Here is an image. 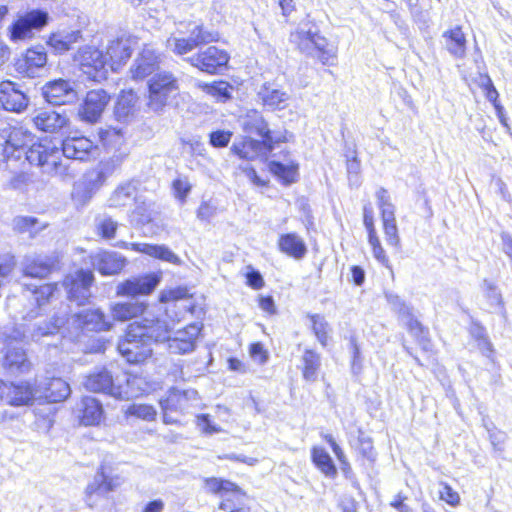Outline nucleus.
Listing matches in <instances>:
<instances>
[{
	"label": "nucleus",
	"instance_id": "f257e3e1",
	"mask_svg": "<svg viewBox=\"0 0 512 512\" xmlns=\"http://www.w3.org/2000/svg\"><path fill=\"white\" fill-rule=\"evenodd\" d=\"M168 338V323L160 318L144 317L129 324L126 334L119 341L118 350L129 363H141L152 354L153 342Z\"/></svg>",
	"mask_w": 512,
	"mask_h": 512
},
{
	"label": "nucleus",
	"instance_id": "f03ea898",
	"mask_svg": "<svg viewBox=\"0 0 512 512\" xmlns=\"http://www.w3.org/2000/svg\"><path fill=\"white\" fill-rule=\"evenodd\" d=\"M289 40L301 53L317 57L324 65H334L337 58V49L320 34L316 24L310 21L301 22L291 32Z\"/></svg>",
	"mask_w": 512,
	"mask_h": 512
},
{
	"label": "nucleus",
	"instance_id": "7ed1b4c3",
	"mask_svg": "<svg viewBox=\"0 0 512 512\" xmlns=\"http://www.w3.org/2000/svg\"><path fill=\"white\" fill-rule=\"evenodd\" d=\"M123 381L125 385L119 378L115 380L109 371L102 369L90 374L86 378L84 386L89 391L105 393L119 399L136 397L145 391L140 386L142 380L139 377L125 375Z\"/></svg>",
	"mask_w": 512,
	"mask_h": 512
},
{
	"label": "nucleus",
	"instance_id": "20e7f679",
	"mask_svg": "<svg viewBox=\"0 0 512 512\" xmlns=\"http://www.w3.org/2000/svg\"><path fill=\"white\" fill-rule=\"evenodd\" d=\"M218 34L204 30L203 25L196 22L179 23L176 32L166 40L168 50L183 56L201 44L218 40Z\"/></svg>",
	"mask_w": 512,
	"mask_h": 512
},
{
	"label": "nucleus",
	"instance_id": "39448f33",
	"mask_svg": "<svg viewBox=\"0 0 512 512\" xmlns=\"http://www.w3.org/2000/svg\"><path fill=\"white\" fill-rule=\"evenodd\" d=\"M180 81L170 71L155 73L148 80V107L155 112L161 111L179 94Z\"/></svg>",
	"mask_w": 512,
	"mask_h": 512
},
{
	"label": "nucleus",
	"instance_id": "423d86ee",
	"mask_svg": "<svg viewBox=\"0 0 512 512\" xmlns=\"http://www.w3.org/2000/svg\"><path fill=\"white\" fill-rule=\"evenodd\" d=\"M115 169L111 162H101L96 168L87 171L73 186V201L78 205H86Z\"/></svg>",
	"mask_w": 512,
	"mask_h": 512
},
{
	"label": "nucleus",
	"instance_id": "0eeeda50",
	"mask_svg": "<svg viewBox=\"0 0 512 512\" xmlns=\"http://www.w3.org/2000/svg\"><path fill=\"white\" fill-rule=\"evenodd\" d=\"M24 155L31 165L40 167L43 173H62L61 150L52 140L44 139L40 142L33 143L25 151Z\"/></svg>",
	"mask_w": 512,
	"mask_h": 512
},
{
	"label": "nucleus",
	"instance_id": "6e6552de",
	"mask_svg": "<svg viewBox=\"0 0 512 512\" xmlns=\"http://www.w3.org/2000/svg\"><path fill=\"white\" fill-rule=\"evenodd\" d=\"M74 61L88 79L100 82L107 77L108 59L103 52L93 46L81 47L74 56Z\"/></svg>",
	"mask_w": 512,
	"mask_h": 512
},
{
	"label": "nucleus",
	"instance_id": "1a4fd4ad",
	"mask_svg": "<svg viewBox=\"0 0 512 512\" xmlns=\"http://www.w3.org/2000/svg\"><path fill=\"white\" fill-rule=\"evenodd\" d=\"M66 331L78 334L80 331H107L112 323L106 319L100 309H86L66 317Z\"/></svg>",
	"mask_w": 512,
	"mask_h": 512
},
{
	"label": "nucleus",
	"instance_id": "9d476101",
	"mask_svg": "<svg viewBox=\"0 0 512 512\" xmlns=\"http://www.w3.org/2000/svg\"><path fill=\"white\" fill-rule=\"evenodd\" d=\"M138 46V38L122 34L109 41L106 48L108 64L113 71L119 70L130 59L133 51Z\"/></svg>",
	"mask_w": 512,
	"mask_h": 512
},
{
	"label": "nucleus",
	"instance_id": "9b49d317",
	"mask_svg": "<svg viewBox=\"0 0 512 512\" xmlns=\"http://www.w3.org/2000/svg\"><path fill=\"white\" fill-rule=\"evenodd\" d=\"M66 317L54 316L53 320L39 321L27 327L19 326L14 328L15 339L21 341H34L38 342L42 337L54 335L60 331V329L66 330Z\"/></svg>",
	"mask_w": 512,
	"mask_h": 512
},
{
	"label": "nucleus",
	"instance_id": "f8f14e48",
	"mask_svg": "<svg viewBox=\"0 0 512 512\" xmlns=\"http://www.w3.org/2000/svg\"><path fill=\"white\" fill-rule=\"evenodd\" d=\"M93 281L94 275L92 271L80 269L74 274L68 275L62 285L67 292L68 298L82 305L91 296L90 287Z\"/></svg>",
	"mask_w": 512,
	"mask_h": 512
},
{
	"label": "nucleus",
	"instance_id": "ddd939ff",
	"mask_svg": "<svg viewBox=\"0 0 512 512\" xmlns=\"http://www.w3.org/2000/svg\"><path fill=\"white\" fill-rule=\"evenodd\" d=\"M48 13L42 10H32L18 20L10 28V37L13 41L31 38L33 30H40L48 23Z\"/></svg>",
	"mask_w": 512,
	"mask_h": 512
},
{
	"label": "nucleus",
	"instance_id": "4468645a",
	"mask_svg": "<svg viewBox=\"0 0 512 512\" xmlns=\"http://www.w3.org/2000/svg\"><path fill=\"white\" fill-rule=\"evenodd\" d=\"M162 278L161 273H149L133 277L118 284L116 293L119 296L135 297L152 293Z\"/></svg>",
	"mask_w": 512,
	"mask_h": 512
},
{
	"label": "nucleus",
	"instance_id": "2eb2a0df",
	"mask_svg": "<svg viewBox=\"0 0 512 512\" xmlns=\"http://www.w3.org/2000/svg\"><path fill=\"white\" fill-rule=\"evenodd\" d=\"M187 61L201 71L213 74L216 73L219 68L226 66L229 61V55L226 51L216 46H209L196 55L189 57Z\"/></svg>",
	"mask_w": 512,
	"mask_h": 512
},
{
	"label": "nucleus",
	"instance_id": "dca6fc26",
	"mask_svg": "<svg viewBox=\"0 0 512 512\" xmlns=\"http://www.w3.org/2000/svg\"><path fill=\"white\" fill-rule=\"evenodd\" d=\"M90 263L101 275L112 276L120 273L126 266L127 259L118 252L99 250L92 253Z\"/></svg>",
	"mask_w": 512,
	"mask_h": 512
},
{
	"label": "nucleus",
	"instance_id": "f3484780",
	"mask_svg": "<svg viewBox=\"0 0 512 512\" xmlns=\"http://www.w3.org/2000/svg\"><path fill=\"white\" fill-rule=\"evenodd\" d=\"M160 63V54L153 45L145 44L134 60L130 74L134 80H142L156 71Z\"/></svg>",
	"mask_w": 512,
	"mask_h": 512
},
{
	"label": "nucleus",
	"instance_id": "a211bd4d",
	"mask_svg": "<svg viewBox=\"0 0 512 512\" xmlns=\"http://www.w3.org/2000/svg\"><path fill=\"white\" fill-rule=\"evenodd\" d=\"M43 95L52 105H65L78 99L74 84L68 80L58 79L48 82L43 87Z\"/></svg>",
	"mask_w": 512,
	"mask_h": 512
},
{
	"label": "nucleus",
	"instance_id": "6ab92c4d",
	"mask_svg": "<svg viewBox=\"0 0 512 512\" xmlns=\"http://www.w3.org/2000/svg\"><path fill=\"white\" fill-rule=\"evenodd\" d=\"M28 103L29 99L20 85L10 80L0 83V104L5 110L20 113L27 108Z\"/></svg>",
	"mask_w": 512,
	"mask_h": 512
},
{
	"label": "nucleus",
	"instance_id": "aec40b11",
	"mask_svg": "<svg viewBox=\"0 0 512 512\" xmlns=\"http://www.w3.org/2000/svg\"><path fill=\"white\" fill-rule=\"evenodd\" d=\"M14 330L6 337L7 352L4 357V367L11 373H23L29 370V362L22 347L14 346L18 343H27L19 338L15 339Z\"/></svg>",
	"mask_w": 512,
	"mask_h": 512
},
{
	"label": "nucleus",
	"instance_id": "412c9836",
	"mask_svg": "<svg viewBox=\"0 0 512 512\" xmlns=\"http://www.w3.org/2000/svg\"><path fill=\"white\" fill-rule=\"evenodd\" d=\"M100 139L105 147L114 151L113 156L105 162H111L115 168L119 167L129 154L122 130L110 127L100 132Z\"/></svg>",
	"mask_w": 512,
	"mask_h": 512
},
{
	"label": "nucleus",
	"instance_id": "4be33fe9",
	"mask_svg": "<svg viewBox=\"0 0 512 512\" xmlns=\"http://www.w3.org/2000/svg\"><path fill=\"white\" fill-rule=\"evenodd\" d=\"M116 246L123 249H131L133 251L143 253L155 259H159L174 265H180L182 263L179 256H177L166 245L149 243H127L125 241H120L116 244Z\"/></svg>",
	"mask_w": 512,
	"mask_h": 512
},
{
	"label": "nucleus",
	"instance_id": "5701e85b",
	"mask_svg": "<svg viewBox=\"0 0 512 512\" xmlns=\"http://www.w3.org/2000/svg\"><path fill=\"white\" fill-rule=\"evenodd\" d=\"M37 394V390L28 382L5 384L2 391V397L11 406L31 405L38 396Z\"/></svg>",
	"mask_w": 512,
	"mask_h": 512
},
{
	"label": "nucleus",
	"instance_id": "b1692460",
	"mask_svg": "<svg viewBox=\"0 0 512 512\" xmlns=\"http://www.w3.org/2000/svg\"><path fill=\"white\" fill-rule=\"evenodd\" d=\"M108 101L109 96L104 90L89 91L80 111L82 119L89 123L97 122L108 104Z\"/></svg>",
	"mask_w": 512,
	"mask_h": 512
},
{
	"label": "nucleus",
	"instance_id": "393cba45",
	"mask_svg": "<svg viewBox=\"0 0 512 512\" xmlns=\"http://www.w3.org/2000/svg\"><path fill=\"white\" fill-rule=\"evenodd\" d=\"M243 127L247 132H255L261 136L262 143L268 150L273 149L274 143H280L287 140L285 135L270 131L262 116L256 112L250 116L248 120L243 122Z\"/></svg>",
	"mask_w": 512,
	"mask_h": 512
},
{
	"label": "nucleus",
	"instance_id": "a878e982",
	"mask_svg": "<svg viewBox=\"0 0 512 512\" xmlns=\"http://www.w3.org/2000/svg\"><path fill=\"white\" fill-rule=\"evenodd\" d=\"M61 156L66 158L85 160L88 159L96 150L93 142L84 137H68L61 143Z\"/></svg>",
	"mask_w": 512,
	"mask_h": 512
},
{
	"label": "nucleus",
	"instance_id": "bb28decb",
	"mask_svg": "<svg viewBox=\"0 0 512 512\" xmlns=\"http://www.w3.org/2000/svg\"><path fill=\"white\" fill-rule=\"evenodd\" d=\"M68 121L66 114L54 110H42L33 117L35 127L47 133L60 131L68 124Z\"/></svg>",
	"mask_w": 512,
	"mask_h": 512
},
{
	"label": "nucleus",
	"instance_id": "cd10ccee",
	"mask_svg": "<svg viewBox=\"0 0 512 512\" xmlns=\"http://www.w3.org/2000/svg\"><path fill=\"white\" fill-rule=\"evenodd\" d=\"M77 410L80 422L85 426L99 425L104 418L102 404L93 397H83Z\"/></svg>",
	"mask_w": 512,
	"mask_h": 512
},
{
	"label": "nucleus",
	"instance_id": "c85d7f7f",
	"mask_svg": "<svg viewBox=\"0 0 512 512\" xmlns=\"http://www.w3.org/2000/svg\"><path fill=\"white\" fill-rule=\"evenodd\" d=\"M47 63V53L41 46L30 48L26 51L24 58L17 63L18 70L28 77H35L39 69Z\"/></svg>",
	"mask_w": 512,
	"mask_h": 512
},
{
	"label": "nucleus",
	"instance_id": "c756f323",
	"mask_svg": "<svg viewBox=\"0 0 512 512\" xmlns=\"http://www.w3.org/2000/svg\"><path fill=\"white\" fill-rule=\"evenodd\" d=\"M53 265L52 258L37 254L26 255L22 262L24 275L34 278H44L49 275Z\"/></svg>",
	"mask_w": 512,
	"mask_h": 512
},
{
	"label": "nucleus",
	"instance_id": "7c9ffc66",
	"mask_svg": "<svg viewBox=\"0 0 512 512\" xmlns=\"http://www.w3.org/2000/svg\"><path fill=\"white\" fill-rule=\"evenodd\" d=\"M197 399L198 393L193 389L183 391L171 389L168 396L160 400V406L162 409L170 411H184L189 408L190 402Z\"/></svg>",
	"mask_w": 512,
	"mask_h": 512
},
{
	"label": "nucleus",
	"instance_id": "2f4dec72",
	"mask_svg": "<svg viewBox=\"0 0 512 512\" xmlns=\"http://www.w3.org/2000/svg\"><path fill=\"white\" fill-rule=\"evenodd\" d=\"M122 483V479L119 476L112 477L109 476L105 468L102 466L100 471L96 474L94 478V482L89 484L86 488L87 493V502L90 507H93L91 502L93 494H103L110 491H113Z\"/></svg>",
	"mask_w": 512,
	"mask_h": 512
},
{
	"label": "nucleus",
	"instance_id": "473e14b6",
	"mask_svg": "<svg viewBox=\"0 0 512 512\" xmlns=\"http://www.w3.org/2000/svg\"><path fill=\"white\" fill-rule=\"evenodd\" d=\"M82 40V33L80 30L73 31H57L49 36L47 44L51 49L58 54H63L69 51L74 44Z\"/></svg>",
	"mask_w": 512,
	"mask_h": 512
},
{
	"label": "nucleus",
	"instance_id": "72a5a7b5",
	"mask_svg": "<svg viewBox=\"0 0 512 512\" xmlns=\"http://www.w3.org/2000/svg\"><path fill=\"white\" fill-rule=\"evenodd\" d=\"M258 96L264 106L272 110L285 108L289 100L287 92L271 83L264 84L259 90Z\"/></svg>",
	"mask_w": 512,
	"mask_h": 512
},
{
	"label": "nucleus",
	"instance_id": "f704fd0d",
	"mask_svg": "<svg viewBox=\"0 0 512 512\" xmlns=\"http://www.w3.org/2000/svg\"><path fill=\"white\" fill-rule=\"evenodd\" d=\"M442 37L444 39L446 49L453 57L463 58L465 56L467 41L459 26L445 31Z\"/></svg>",
	"mask_w": 512,
	"mask_h": 512
},
{
	"label": "nucleus",
	"instance_id": "c9c22d12",
	"mask_svg": "<svg viewBox=\"0 0 512 512\" xmlns=\"http://www.w3.org/2000/svg\"><path fill=\"white\" fill-rule=\"evenodd\" d=\"M138 102L137 94L132 91H122L118 96L114 114L117 120L127 121L136 112V104Z\"/></svg>",
	"mask_w": 512,
	"mask_h": 512
},
{
	"label": "nucleus",
	"instance_id": "e433bc0d",
	"mask_svg": "<svg viewBox=\"0 0 512 512\" xmlns=\"http://www.w3.org/2000/svg\"><path fill=\"white\" fill-rule=\"evenodd\" d=\"M32 140V134L23 128L14 127L8 136H5L6 144L10 146L11 155L20 159L27 149L25 147Z\"/></svg>",
	"mask_w": 512,
	"mask_h": 512
},
{
	"label": "nucleus",
	"instance_id": "4c0bfd02",
	"mask_svg": "<svg viewBox=\"0 0 512 512\" xmlns=\"http://www.w3.org/2000/svg\"><path fill=\"white\" fill-rule=\"evenodd\" d=\"M280 250L295 259H301L307 252L303 239L295 233H287L279 238Z\"/></svg>",
	"mask_w": 512,
	"mask_h": 512
},
{
	"label": "nucleus",
	"instance_id": "58836bf2",
	"mask_svg": "<svg viewBox=\"0 0 512 512\" xmlns=\"http://www.w3.org/2000/svg\"><path fill=\"white\" fill-rule=\"evenodd\" d=\"M146 309L144 302H124L116 303L111 306V313L114 320L128 321L132 318L142 315Z\"/></svg>",
	"mask_w": 512,
	"mask_h": 512
},
{
	"label": "nucleus",
	"instance_id": "ea45409f",
	"mask_svg": "<svg viewBox=\"0 0 512 512\" xmlns=\"http://www.w3.org/2000/svg\"><path fill=\"white\" fill-rule=\"evenodd\" d=\"M302 376L307 382H315L318 379L321 367L320 355L312 349H306L301 358Z\"/></svg>",
	"mask_w": 512,
	"mask_h": 512
},
{
	"label": "nucleus",
	"instance_id": "a19ab883",
	"mask_svg": "<svg viewBox=\"0 0 512 512\" xmlns=\"http://www.w3.org/2000/svg\"><path fill=\"white\" fill-rule=\"evenodd\" d=\"M136 199V186L132 182L119 185L108 199L109 207L121 208Z\"/></svg>",
	"mask_w": 512,
	"mask_h": 512
},
{
	"label": "nucleus",
	"instance_id": "79ce46f5",
	"mask_svg": "<svg viewBox=\"0 0 512 512\" xmlns=\"http://www.w3.org/2000/svg\"><path fill=\"white\" fill-rule=\"evenodd\" d=\"M205 488L210 493L220 495L222 500L233 498V496L240 494L241 491L240 487L235 483L216 477L205 479Z\"/></svg>",
	"mask_w": 512,
	"mask_h": 512
},
{
	"label": "nucleus",
	"instance_id": "37998d69",
	"mask_svg": "<svg viewBox=\"0 0 512 512\" xmlns=\"http://www.w3.org/2000/svg\"><path fill=\"white\" fill-rule=\"evenodd\" d=\"M71 393L69 384L61 378L51 379L45 387V392L39 397H44L49 402H61Z\"/></svg>",
	"mask_w": 512,
	"mask_h": 512
},
{
	"label": "nucleus",
	"instance_id": "c03bdc74",
	"mask_svg": "<svg viewBox=\"0 0 512 512\" xmlns=\"http://www.w3.org/2000/svg\"><path fill=\"white\" fill-rule=\"evenodd\" d=\"M13 229L19 233H29L34 236L44 230L48 223L33 216H16L12 221Z\"/></svg>",
	"mask_w": 512,
	"mask_h": 512
},
{
	"label": "nucleus",
	"instance_id": "a18cd8bd",
	"mask_svg": "<svg viewBox=\"0 0 512 512\" xmlns=\"http://www.w3.org/2000/svg\"><path fill=\"white\" fill-rule=\"evenodd\" d=\"M312 461L316 467L327 477H335L337 474L336 466L329 453L320 447H314L311 452Z\"/></svg>",
	"mask_w": 512,
	"mask_h": 512
},
{
	"label": "nucleus",
	"instance_id": "49530a36",
	"mask_svg": "<svg viewBox=\"0 0 512 512\" xmlns=\"http://www.w3.org/2000/svg\"><path fill=\"white\" fill-rule=\"evenodd\" d=\"M298 166L295 164L285 165L278 161L269 163V170L276 177L281 179L285 184H290L296 181Z\"/></svg>",
	"mask_w": 512,
	"mask_h": 512
},
{
	"label": "nucleus",
	"instance_id": "de8ad7c7",
	"mask_svg": "<svg viewBox=\"0 0 512 512\" xmlns=\"http://www.w3.org/2000/svg\"><path fill=\"white\" fill-rule=\"evenodd\" d=\"M231 149L240 158L253 159L259 154L261 143L251 138H246L239 144H233Z\"/></svg>",
	"mask_w": 512,
	"mask_h": 512
},
{
	"label": "nucleus",
	"instance_id": "09e8293b",
	"mask_svg": "<svg viewBox=\"0 0 512 512\" xmlns=\"http://www.w3.org/2000/svg\"><path fill=\"white\" fill-rule=\"evenodd\" d=\"M95 227L98 235L110 240L116 235L118 223L108 215H99L95 219Z\"/></svg>",
	"mask_w": 512,
	"mask_h": 512
},
{
	"label": "nucleus",
	"instance_id": "8fccbe9b",
	"mask_svg": "<svg viewBox=\"0 0 512 512\" xmlns=\"http://www.w3.org/2000/svg\"><path fill=\"white\" fill-rule=\"evenodd\" d=\"M312 330L322 346H326L329 339L330 327L324 316L313 314L309 316Z\"/></svg>",
	"mask_w": 512,
	"mask_h": 512
},
{
	"label": "nucleus",
	"instance_id": "3c124183",
	"mask_svg": "<svg viewBox=\"0 0 512 512\" xmlns=\"http://www.w3.org/2000/svg\"><path fill=\"white\" fill-rule=\"evenodd\" d=\"M201 87L204 92L218 101H225L231 97L230 86L227 82L218 81L212 84H203Z\"/></svg>",
	"mask_w": 512,
	"mask_h": 512
},
{
	"label": "nucleus",
	"instance_id": "603ef678",
	"mask_svg": "<svg viewBox=\"0 0 512 512\" xmlns=\"http://www.w3.org/2000/svg\"><path fill=\"white\" fill-rule=\"evenodd\" d=\"M56 289L57 284H44L31 291L32 299L37 303L39 310L54 297Z\"/></svg>",
	"mask_w": 512,
	"mask_h": 512
},
{
	"label": "nucleus",
	"instance_id": "864d4df0",
	"mask_svg": "<svg viewBox=\"0 0 512 512\" xmlns=\"http://www.w3.org/2000/svg\"><path fill=\"white\" fill-rule=\"evenodd\" d=\"M164 341H168V348L170 352L175 354H186L194 351L195 344L190 340H183L179 337H170V327L168 326V338Z\"/></svg>",
	"mask_w": 512,
	"mask_h": 512
},
{
	"label": "nucleus",
	"instance_id": "5fc2aeb1",
	"mask_svg": "<svg viewBox=\"0 0 512 512\" xmlns=\"http://www.w3.org/2000/svg\"><path fill=\"white\" fill-rule=\"evenodd\" d=\"M242 490L240 494L233 496V498H225L219 504V509L225 512H250V508L242 505V498L244 497Z\"/></svg>",
	"mask_w": 512,
	"mask_h": 512
},
{
	"label": "nucleus",
	"instance_id": "6e6d98bb",
	"mask_svg": "<svg viewBox=\"0 0 512 512\" xmlns=\"http://www.w3.org/2000/svg\"><path fill=\"white\" fill-rule=\"evenodd\" d=\"M408 319L407 321V328L410 331L412 335L418 338V341L420 345L422 346L423 350L429 351L431 348L430 341L426 338L424 334V329L420 322L412 317H406Z\"/></svg>",
	"mask_w": 512,
	"mask_h": 512
},
{
	"label": "nucleus",
	"instance_id": "4d7b16f0",
	"mask_svg": "<svg viewBox=\"0 0 512 512\" xmlns=\"http://www.w3.org/2000/svg\"><path fill=\"white\" fill-rule=\"evenodd\" d=\"M127 413L146 421H153L157 415L155 408L147 404H133L128 407Z\"/></svg>",
	"mask_w": 512,
	"mask_h": 512
},
{
	"label": "nucleus",
	"instance_id": "13d9d810",
	"mask_svg": "<svg viewBox=\"0 0 512 512\" xmlns=\"http://www.w3.org/2000/svg\"><path fill=\"white\" fill-rule=\"evenodd\" d=\"M172 187L175 198L178 199L181 204H184L192 189V185L189 180L187 178L175 179L173 181Z\"/></svg>",
	"mask_w": 512,
	"mask_h": 512
},
{
	"label": "nucleus",
	"instance_id": "bf43d9fd",
	"mask_svg": "<svg viewBox=\"0 0 512 512\" xmlns=\"http://www.w3.org/2000/svg\"><path fill=\"white\" fill-rule=\"evenodd\" d=\"M361 164L356 156L347 160V174L350 186L358 187L360 185Z\"/></svg>",
	"mask_w": 512,
	"mask_h": 512
},
{
	"label": "nucleus",
	"instance_id": "052dcab7",
	"mask_svg": "<svg viewBox=\"0 0 512 512\" xmlns=\"http://www.w3.org/2000/svg\"><path fill=\"white\" fill-rule=\"evenodd\" d=\"M386 298L392 309L402 317H410L412 309L396 294L387 293Z\"/></svg>",
	"mask_w": 512,
	"mask_h": 512
},
{
	"label": "nucleus",
	"instance_id": "680f3d73",
	"mask_svg": "<svg viewBox=\"0 0 512 512\" xmlns=\"http://www.w3.org/2000/svg\"><path fill=\"white\" fill-rule=\"evenodd\" d=\"M196 425L203 433L212 435L222 431L221 427L214 424L208 414H201L197 416Z\"/></svg>",
	"mask_w": 512,
	"mask_h": 512
},
{
	"label": "nucleus",
	"instance_id": "e2e57ef3",
	"mask_svg": "<svg viewBox=\"0 0 512 512\" xmlns=\"http://www.w3.org/2000/svg\"><path fill=\"white\" fill-rule=\"evenodd\" d=\"M201 329L202 325L200 323H192L186 326L184 329L178 330L174 337H179L183 340H190L196 345V340L200 334Z\"/></svg>",
	"mask_w": 512,
	"mask_h": 512
},
{
	"label": "nucleus",
	"instance_id": "0e129e2a",
	"mask_svg": "<svg viewBox=\"0 0 512 512\" xmlns=\"http://www.w3.org/2000/svg\"><path fill=\"white\" fill-rule=\"evenodd\" d=\"M232 135L233 134L231 131H226V130L213 131L209 135L210 144L216 148L226 147L229 144Z\"/></svg>",
	"mask_w": 512,
	"mask_h": 512
},
{
	"label": "nucleus",
	"instance_id": "69168bd1",
	"mask_svg": "<svg viewBox=\"0 0 512 512\" xmlns=\"http://www.w3.org/2000/svg\"><path fill=\"white\" fill-rule=\"evenodd\" d=\"M383 228L387 243L391 246H398L400 239L398 235L396 220L383 221Z\"/></svg>",
	"mask_w": 512,
	"mask_h": 512
},
{
	"label": "nucleus",
	"instance_id": "338daca9",
	"mask_svg": "<svg viewBox=\"0 0 512 512\" xmlns=\"http://www.w3.org/2000/svg\"><path fill=\"white\" fill-rule=\"evenodd\" d=\"M29 183V176L25 173H16L6 183L8 189L23 191Z\"/></svg>",
	"mask_w": 512,
	"mask_h": 512
},
{
	"label": "nucleus",
	"instance_id": "774afa93",
	"mask_svg": "<svg viewBox=\"0 0 512 512\" xmlns=\"http://www.w3.org/2000/svg\"><path fill=\"white\" fill-rule=\"evenodd\" d=\"M249 353L250 356L260 364H264L268 359V353L260 342L251 344Z\"/></svg>",
	"mask_w": 512,
	"mask_h": 512
}]
</instances>
